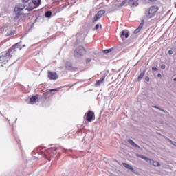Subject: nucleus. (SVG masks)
Wrapping results in <instances>:
<instances>
[{"label":"nucleus","mask_w":176,"mask_h":176,"mask_svg":"<svg viewBox=\"0 0 176 176\" xmlns=\"http://www.w3.org/2000/svg\"><path fill=\"white\" fill-rule=\"evenodd\" d=\"M12 57V50H9L8 52H3L0 56V63L1 64H6L9 60H10V58Z\"/></svg>","instance_id":"1"},{"label":"nucleus","mask_w":176,"mask_h":176,"mask_svg":"<svg viewBox=\"0 0 176 176\" xmlns=\"http://www.w3.org/2000/svg\"><path fill=\"white\" fill-rule=\"evenodd\" d=\"M157 10H159V8L157 6H152L150 7L148 10L146 11V15L149 19H151V17H155L156 16V13H157Z\"/></svg>","instance_id":"2"},{"label":"nucleus","mask_w":176,"mask_h":176,"mask_svg":"<svg viewBox=\"0 0 176 176\" xmlns=\"http://www.w3.org/2000/svg\"><path fill=\"white\" fill-rule=\"evenodd\" d=\"M25 8V6H24V5L23 4H19L17 5V6L15 7L14 13L16 16L14 17V20H17V19H19V16H20V14H21V10Z\"/></svg>","instance_id":"3"},{"label":"nucleus","mask_w":176,"mask_h":176,"mask_svg":"<svg viewBox=\"0 0 176 176\" xmlns=\"http://www.w3.org/2000/svg\"><path fill=\"white\" fill-rule=\"evenodd\" d=\"M83 52H85V48L82 46L78 47L74 51L75 57L79 58V57L82 56V55L83 54Z\"/></svg>","instance_id":"4"},{"label":"nucleus","mask_w":176,"mask_h":176,"mask_svg":"<svg viewBox=\"0 0 176 176\" xmlns=\"http://www.w3.org/2000/svg\"><path fill=\"white\" fill-rule=\"evenodd\" d=\"M122 166L125 167V168H127L128 170H130V171H132L134 174H136V175H138V170L137 169H134L133 166H131L130 164H126V163H122Z\"/></svg>","instance_id":"5"},{"label":"nucleus","mask_w":176,"mask_h":176,"mask_svg":"<svg viewBox=\"0 0 176 176\" xmlns=\"http://www.w3.org/2000/svg\"><path fill=\"white\" fill-rule=\"evenodd\" d=\"M32 3L34 5V7L26 8V10L31 12V10L35 9V8H38L39 5H41V0H32Z\"/></svg>","instance_id":"6"},{"label":"nucleus","mask_w":176,"mask_h":176,"mask_svg":"<svg viewBox=\"0 0 176 176\" xmlns=\"http://www.w3.org/2000/svg\"><path fill=\"white\" fill-rule=\"evenodd\" d=\"M48 78L51 80H56V79H58V75L56 72H48Z\"/></svg>","instance_id":"7"},{"label":"nucleus","mask_w":176,"mask_h":176,"mask_svg":"<svg viewBox=\"0 0 176 176\" xmlns=\"http://www.w3.org/2000/svg\"><path fill=\"white\" fill-rule=\"evenodd\" d=\"M103 14H105V10H101L100 11H98V14H96L94 19H93V22L95 23V21H97V20H98L99 19H101V17L102 16Z\"/></svg>","instance_id":"8"},{"label":"nucleus","mask_w":176,"mask_h":176,"mask_svg":"<svg viewBox=\"0 0 176 176\" xmlns=\"http://www.w3.org/2000/svg\"><path fill=\"white\" fill-rule=\"evenodd\" d=\"M147 163L152 164V166H154L155 167H160V163H159V162L155 161L151 159H148Z\"/></svg>","instance_id":"9"},{"label":"nucleus","mask_w":176,"mask_h":176,"mask_svg":"<svg viewBox=\"0 0 176 176\" xmlns=\"http://www.w3.org/2000/svg\"><path fill=\"white\" fill-rule=\"evenodd\" d=\"M94 118V113L91 111H89L87 115V122H91L93 120V118Z\"/></svg>","instance_id":"10"},{"label":"nucleus","mask_w":176,"mask_h":176,"mask_svg":"<svg viewBox=\"0 0 176 176\" xmlns=\"http://www.w3.org/2000/svg\"><path fill=\"white\" fill-rule=\"evenodd\" d=\"M128 3L131 8L137 6L138 5V0H129Z\"/></svg>","instance_id":"11"},{"label":"nucleus","mask_w":176,"mask_h":176,"mask_svg":"<svg viewBox=\"0 0 176 176\" xmlns=\"http://www.w3.org/2000/svg\"><path fill=\"white\" fill-rule=\"evenodd\" d=\"M22 47H21V45H20V43H16V44H15L14 46H12V47H11V49H10V50H11V54H12V50H16V49H19V50H21V49H22Z\"/></svg>","instance_id":"12"},{"label":"nucleus","mask_w":176,"mask_h":176,"mask_svg":"<svg viewBox=\"0 0 176 176\" xmlns=\"http://www.w3.org/2000/svg\"><path fill=\"white\" fill-rule=\"evenodd\" d=\"M36 100H38V96H34L30 98V104H34L36 102Z\"/></svg>","instance_id":"13"},{"label":"nucleus","mask_w":176,"mask_h":176,"mask_svg":"<svg viewBox=\"0 0 176 176\" xmlns=\"http://www.w3.org/2000/svg\"><path fill=\"white\" fill-rule=\"evenodd\" d=\"M142 27H144V21H142L141 22L139 27L134 31V33L135 34H138V32H140V31H141V29L142 28Z\"/></svg>","instance_id":"14"},{"label":"nucleus","mask_w":176,"mask_h":176,"mask_svg":"<svg viewBox=\"0 0 176 176\" xmlns=\"http://www.w3.org/2000/svg\"><path fill=\"white\" fill-rule=\"evenodd\" d=\"M121 38L122 39H126V38H129V32H127L126 31H122L121 34Z\"/></svg>","instance_id":"15"},{"label":"nucleus","mask_w":176,"mask_h":176,"mask_svg":"<svg viewBox=\"0 0 176 176\" xmlns=\"http://www.w3.org/2000/svg\"><path fill=\"white\" fill-rule=\"evenodd\" d=\"M129 144H130V145H132V146H134V148H140V146H138L137 144H135V142H134V141L129 140H128Z\"/></svg>","instance_id":"16"},{"label":"nucleus","mask_w":176,"mask_h":176,"mask_svg":"<svg viewBox=\"0 0 176 176\" xmlns=\"http://www.w3.org/2000/svg\"><path fill=\"white\" fill-rule=\"evenodd\" d=\"M136 156L138 157H140V159H143V160H145L146 162H148V160H149V158H148V157H145V156H144V155H141V154H137L136 155Z\"/></svg>","instance_id":"17"},{"label":"nucleus","mask_w":176,"mask_h":176,"mask_svg":"<svg viewBox=\"0 0 176 176\" xmlns=\"http://www.w3.org/2000/svg\"><path fill=\"white\" fill-rule=\"evenodd\" d=\"M127 3H129V1H127V0H122L121 3L118 4V6L119 7L126 6Z\"/></svg>","instance_id":"18"},{"label":"nucleus","mask_w":176,"mask_h":176,"mask_svg":"<svg viewBox=\"0 0 176 176\" xmlns=\"http://www.w3.org/2000/svg\"><path fill=\"white\" fill-rule=\"evenodd\" d=\"M104 78L102 77L99 80H98L96 83V86H101V84L102 83V82H104Z\"/></svg>","instance_id":"19"},{"label":"nucleus","mask_w":176,"mask_h":176,"mask_svg":"<svg viewBox=\"0 0 176 176\" xmlns=\"http://www.w3.org/2000/svg\"><path fill=\"white\" fill-rule=\"evenodd\" d=\"M144 75H145V72L140 73V74L138 76V80H141L142 78H144Z\"/></svg>","instance_id":"20"},{"label":"nucleus","mask_w":176,"mask_h":176,"mask_svg":"<svg viewBox=\"0 0 176 176\" xmlns=\"http://www.w3.org/2000/svg\"><path fill=\"white\" fill-rule=\"evenodd\" d=\"M50 16H52V12L47 11V12L45 13V17H50Z\"/></svg>","instance_id":"21"},{"label":"nucleus","mask_w":176,"mask_h":176,"mask_svg":"<svg viewBox=\"0 0 176 176\" xmlns=\"http://www.w3.org/2000/svg\"><path fill=\"white\" fill-rule=\"evenodd\" d=\"M59 89H60V88L49 89V92L52 93V91H58Z\"/></svg>","instance_id":"22"},{"label":"nucleus","mask_w":176,"mask_h":176,"mask_svg":"<svg viewBox=\"0 0 176 176\" xmlns=\"http://www.w3.org/2000/svg\"><path fill=\"white\" fill-rule=\"evenodd\" d=\"M6 30H8V28L6 27H5L4 28H1V30H0V34H2V32H5Z\"/></svg>","instance_id":"23"},{"label":"nucleus","mask_w":176,"mask_h":176,"mask_svg":"<svg viewBox=\"0 0 176 176\" xmlns=\"http://www.w3.org/2000/svg\"><path fill=\"white\" fill-rule=\"evenodd\" d=\"M111 51V49L106 50H104V51H103V53H105V54H107V53H110Z\"/></svg>","instance_id":"24"},{"label":"nucleus","mask_w":176,"mask_h":176,"mask_svg":"<svg viewBox=\"0 0 176 176\" xmlns=\"http://www.w3.org/2000/svg\"><path fill=\"white\" fill-rule=\"evenodd\" d=\"M152 71L155 72V71H159V68L157 67H152Z\"/></svg>","instance_id":"25"},{"label":"nucleus","mask_w":176,"mask_h":176,"mask_svg":"<svg viewBox=\"0 0 176 176\" xmlns=\"http://www.w3.org/2000/svg\"><path fill=\"white\" fill-rule=\"evenodd\" d=\"M153 108H156V109H159L160 111H162V112H164V110L157 107V106H153Z\"/></svg>","instance_id":"26"},{"label":"nucleus","mask_w":176,"mask_h":176,"mask_svg":"<svg viewBox=\"0 0 176 176\" xmlns=\"http://www.w3.org/2000/svg\"><path fill=\"white\" fill-rule=\"evenodd\" d=\"M91 61V58H87L86 63H87V64H89V63H90Z\"/></svg>","instance_id":"27"},{"label":"nucleus","mask_w":176,"mask_h":176,"mask_svg":"<svg viewBox=\"0 0 176 176\" xmlns=\"http://www.w3.org/2000/svg\"><path fill=\"white\" fill-rule=\"evenodd\" d=\"M161 68L162 69H166V65H162Z\"/></svg>","instance_id":"28"},{"label":"nucleus","mask_w":176,"mask_h":176,"mask_svg":"<svg viewBox=\"0 0 176 176\" xmlns=\"http://www.w3.org/2000/svg\"><path fill=\"white\" fill-rule=\"evenodd\" d=\"M157 78H159L160 79H162V74L160 73L157 74Z\"/></svg>","instance_id":"29"},{"label":"nucleus","mask_w":176,"mask_h":176,"mask_svg":"<svg viewBox=\"0 0 176 176\" xmlns=\"http://www.w3.org/2000/svg\"><path fill=\"white\" fill-rule=\"evenodd\" d=\"M145 80H146V82H149V80H150L149 77L146 76V77L145 78Z\"/></svg>","instance_id":"30"},{"label":"nucleus","mask_w":176,"mask_h":176,"mask_svg":"<svg viewBox=\"0 0 176 176\" xmlns=\"http://www.w3.org/2000/svg\"><path fill=\"white\" fill-rule=\"evenodd\" d=\"M96 30H98L100 28V25L97 24L95 27Z\"/></svg>","instance_id":"31"},{"label":"nucleus","mask_w":176,"mask_h":176,"mask_svg":"<svg viewBox=\"0 0 176 176\" xmlns=\"http://www.w3.org/2000/svg\"><path fill=\"white\" fill-rule=\"evenodd\" d=\"M168 54H173V50H170L168 51Z\"/></svg>","instance_id":"32"},{"label":"nucleus","mask_w":176,"mask_h":176,"mask_svg":"<svg viewBox=\"0 0 176 176\" xmlns=\"http://www.w3.org/2000/svg\"><path fill=\"white\" fill-rule=\"evenodd\" d=\"M173 145H175V146H176V142H173Z\"/></svg>","instance_id":"33"},{"label":"nucleus","mask_w":176,"mask_h":176,"mask_svg":"<svg viewBox=\"0 0 176 176\" xmlns=\"http://www.w3.org/2000/svg\"><path fill=\"white\" fill-rule=\"evenodd\" d=\"M30 0H22L23 2H28Z\"/></svg>","instance_id":"34"},{"label":"nucleus","mask_w":176,"mask_h":176,"mask_svg":"<svg viewBox=\"0 0 176 176\" xmlns=\"http://www.w3.org/2000/svg\"><path fill=\"white\" fill-rule=\"evenodd\" d=\"M47 94H49V92H46V93H45V94H44V96H47Z\"/></svg>","instance_id":"35"},{"label":"nucleus","mask_w":176,"mask_h":176,"mask_svg":"<svg viewBox=\"0 0 176 176\" xmlns=\"http://www.w3.org/2000/svg\"><path fill=\"white\" fill-rule=\"evenodd\" d=\"M174 82H176V77L173 79Z\"/></svg>","instance_id":"36"},{"label":"nucleus","mask_w":176,"mask_h":176,"mask_svg":"<svg viewBox=\"0 0 176 176\" xmlns=\"http://www.w3.org/2000/svg\"><path fill=\"white\" fill-rule=\"evenodd\" d=\"M22 47H25V45H23L22 46Z\"/></svg>","instance_id":"37"},{"label":"nucleus","mask_w":176,"mask_h":176,"mask_svg":"<svg viewBox=\"0 0 176 176\" xmlns=\"http://www.w3.org/2000/svg\"><path fill=\"white\" fill-rule=\"evenodd\" d=\"M1 67H3V65H1Z\"/></svg>","instance_id":"38"}]
</instances>
